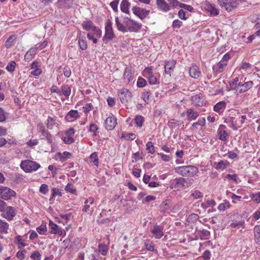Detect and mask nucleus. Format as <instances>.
Returning a JSON list of instances; mask_svg holds the SVG:
<instances>
[{"label":"nucleus","instance_id":"obj_41","mask_svg":"<svg viewBox=\"0 0 260 260\" xmlns=\"http://www.w3.org/2000/svg\"><path fill=\"white\" fill-rule=\"evenodd\" d=\"M245 222L243 220L240 221H235L231 223L230 226L232 228H238L239 226H241L242 228L244 227Z\"/></svg>","mask_w":260,"mask_h":260},{"label":"nucleus","instance_id":"obj_3","mask_svg":"<svg viewBox=\"0 0 260 260\" xmlns=\"http://www.w3.org/2000/svg\"><path fill=\"white\" fill-rule=\"evenodd\" d=\"M20 167L25 172L30 173L38 170L40 168V165L36 161L26 159L21 161Z\"/></svg>","mask_w":260,"mask_h":260},{"label":"nucleus","instance_id":"obj_34","mask_svg":"<svg viewBox=\"0 0 260 260\" xmlns=\"http://www.w3.org/2000/svg\"><path fill=\"white\" fill-rule=\"evenodd\" d=\"M82 26L84 29L87 31L90 30H92L93 27L95 26L93 23L89 20L84 21L82 24Z\"/></svg>","mask_w":260,"mask_h":260},{"label":"nucleus","instance_id":"obj_19","mask_svg":"<svg viewBox=\"0 0 260 260\" xmlns=\"http://www.w3.org/2000/svg\"><path fill=\"white\" fill-rule=\"evenodd\" d=\"M156 4L158 8L164 12H168L170 9L169 5L165 0H156Z\"/></svg>","mask_w":260,"mask_h":260},{"label":"nucleus","instance_id":"obj_58","mask_svg":"<svg viewBox=\"0 0 260 260\" xmlns=\"http://www.w3.org/2000/svg\"><path fill=\"white\" fill-rule=\"evenodd\" d=\"M41 255L38 251H34L30 255V257L34 260H40Z\"/></svg>","mask_w":260,"mask_h":260},{"label":"nucleus","instance_id":"obj_27","mask_svg":"<svg viewBox=\"0 0 260 260\" xmlns=\"http://www.w3.org/2000/svg\"><path fill=\"white\" fill-rule=\"evenodd\" d=\"M132 70L129 68H126L123 74L124 83H129L132 80Z\"/></svg>","mask_w":260,"mask_h":260},{"label":"nucleus","instance_id":"obj_47","mask_svg":"<svg viewBox=\"0 0 260 260\" xmlns=\"http://www.w3.org/2000/svg\"><path fill=\"white\" fill-rule=\"evenodd\" d=\"M205 124V118H202L201 119H199L198 121L196 122H194L192 124V126L194 128H196L197 125H199L201 126H203Z\"/></svg>","mask_w":260,"mask_h":260},{"label":"nucleus","instance_id":"obj_54","mask_svg":"<svg viewBox=\"0 0 260 260\" xmlns=\"http://www.w3.org/2000/svg\"><path fill=\"white\" fill-rule=\"evenodd\" d=\"M250 197L254 201L258 203L260 202V192L256 194L252 193L250 195Z\"/></svg>","mask_w":260,"mask_h":260},{"label":"nucleus","instance_id":"obj_5","mask_svg":"<svg viewBox=\"0 0 260 260\" xmlns=\"http://www.w3.org/2000/svg\"><path fill=\"white\" fill-rule=\"evenodd\" d=\"M37 131L41 134V139H46L49 144H52L53 143V138L49 131L46 129L44 125L42 123L37 124Z\"/></svg>","mask_w":260,"mask_h":260},{"label":"nucleus","instance_id":"obj_23","mask_svg":"<svg viewBox=\"0 0 260 260\" xmlns=\"http://www.w3.org/2000/svg\"><path fill=\"white\" fill-rule=\"evenodd\" d=\"M226 103L224 101L219 102L214 106V110L218 113H221L224 111Z\"/></svg>","mask_w":260,"mask_h":260},{"label":"nucleus","instance_id":"obj_18","mask_svg":"<svg viewBox=\"0 0 260 260\" xmlns=\"http://www.w3.org/2000/svg\"><path fill=\"white\" fill-rule=\"evenodd\" d=\"M230 163L228 160H220L219 162H214L213 167L216 170H224L229 167Z\"/></svg>","mask_w":260,"mask_h":260},{"label":"nucleus","instance_id":"obj_9","mask_svg":"<svg viewBox=\"0 0 260 260\" xmlns=\"http://www.w3.org/2000/svg\"><path fill=\"white\" fill-rule=\"evenodd\" d=\"M231 113L227 120L230 123L231 125L230 127L232 128L234 130L237 129V122L236 119V117L234 116H236L237 114L238 115L239 112L238 110L235 109H231L230 110Z\"/></svg>","mask_w":260,"mask_h":260},{"label":"nucleus","instance_id":"obj_50","mask_svg":"<svg viewBox=\"0 0 260 260\" xmlns=\"http://www.w3.org/2000/svg\"><path fill=\"white\" fill-rule=\"evenodd\" d=\"M65 190L67 192L74 193L76 191V189L74 188L72 184L68 183L65 187Z\"/></svg>","mask_w":260,"mask_h":260},{"label":"nucleus","instance_id":"obj_37","mask_svg":"<svg viewBox=\"0 0 260 260\" xmlns=\"http://www.w3.org/2000/svg\"><path fill=\"white\" fill-rule=\"evenodd\" d=\"M60 91L61 93H62L66 97H68L71 94V88L68 85H63L61 87V91Z\"/></svg>","mask_w":260,"mask_h":260},{"label":"nucleus","instance_id":"obj_59","mask_svg":"<svg viewBox=\"0 0 260 260\" xmlns=\"http://www.w3.org/2000/svg\"><path fill=\"white\" fill-rule=\"evenodd\" d=\"M63 74L64 75L67 77L69 78L70 77L71 75V70L69 67L68 66H66L63 68Z\"/></svg>","mask_w":260,"mask_h":260},{"label":"nucleus","instance_id":"obj_6","mask_svg":"<svg viewBox=\"0 0 260 260\" xmlns=\"http://www.w3.org/2000/svg\"><path fill=\"white\" fill-rule=\"evenodd\" d=\"M118 97L122 104L127 105L131 102L132 94L126 88H122L118 91Z\"/></svg>","mask_w":260,"mask_h":260},{"label":"nucleus","instance_id":"obj_46","mask_svg":"<svg viewBox=\"0 0 260 260\" xmlns=\"http://www.w3.org/2000/svg\"><path fill=\"white\" fill-rule=\"evenodd\" d=\"M15 242L18 245V248L19 249H22L25 246V244L22 242L21 237L18 236L15 238Z\"/></svg>","mask_w":260,"mask_h":260},{"label":"nucleus","instance_id":"obj_61","mask_svg":"<svg viewBox=\"0 0 260 260\" xmlns=\"http://www.w3.org/2000/svg\"><path fill=\"white\" fill-rule=\"evenodd\" d=\"M39 191L43 194H45L48 191V185L45 184H42L40 187Z\"/></svg>","mask_w":260,"mask_h":260},{"label":"nucleus","instance_id":"obj_48","mask_svg":"<svg viewBox=\"0 0 260 260\" xmlns=\"http://www.w3.org/2000/svg\"><path fill=\"white\" fill-rule=\"evenodd\" d=\"M146 249L150 251H153L154 249V244L152 242L147 241L145 243Z\"/></svg>","mask_w":260,"mask_h":260},{"label":"nucleus","instance_id":"obj_43","mask_svg":"<svg viewBox=\"0 0 260 260\" xmlns=\"http://www.w3.org/2000/svg\"><path fill=\"white\" fill-rule=\"evenodd\" d=\"M16 62L14 61L9 62L6 67V70L9 72H13L15 69Z\"/></svg>","mask_w":260,"mask_h":260},{"label":"nucleus","instance_id":"obj_22","mask_svg":"<svg viewBox=\"0 0 260 260\" xmlns=\"http://www.w3.org/2000/svg\"><path fill=\"white\" fill-rule=\"evenodd\" d=\"M226 66V63H223L220 61L217 64L213 67V70L216 74L219 73L224 71Z\"/></svg>","mask_w":260,"mask_h":260},{"label":"nucleus","instance_id":"obj_60","mask_svg":"<svg viewBox=\"0 0 260 260\" xmlns=\"http://www.w3.org/2000/svg\"><path fill=\"white\" fill-rule=\"evenodd\" d=\"M37 231L40 234H44V233L47 231V227L45 225H41L37 228Z\"/></svg>","mask_w":260,"mask_h":260},{"label":"nucleus","instance_id":"obj_32","mask_svg":"<svg viewBox=\"0 0 260 260\" xmlns=\"http://www.w3.org/2000/svg\"><path fill=\"white\" fill-rule=\"evenodd\" d=\"M78 45L80 48L82 50H85L87 48V44L86 41L80 36L78 37Z\"/></svg>","mask_w":260,"mask_h":260},{"label":"nucleus","instance_id":"obj_10","mask_svg":"<svg viewBox=\"0 0 260 260\" xmlns=\"http://www.w3.org/2000/svg\"><path fill=\"white\" fill-rule=\"evenodd\" d=\"M134 14L139 17L141 19H143L149 14L150 11L138 7H133L132 8Z\"/></svg>","mask_w":260,"mask_h":260},{"label":"nucleus","instance_id":"obj_64","mask_svg":"<svg viewBox=\"0 0 260 260\" xmlns=\"http://www.w3.org/2000/svg\"><path fill=\"white\" fill-rule=\"evenodd\" d=\"M63 141L66 144H70L74 142V140L72 137L67 136L63 138Z\"/></svg>","mask_w":260,"mask_h":260},{"label":"nucleus","instance_id":"obj_56","mask_svg":"<svg viewBox=\"0 0 260 260\" xmlns=\"http://www.w3.org/2000/svg\"><path fill=\"white\" fill-rule=\"evenodd\" d=\"M92 30L93 31L94 36L97 38H100L101 37L102 32L98 27L95 26Z\"/></svg>","mask_w":260,"mask_h":260},{"label":"nucleus","instance_id":"obj_4","mask_svg":"<svg viewBox=\"0 0 260 260\" xmlns=\"http://www.w3.org/2000/svg\"><path fill=\"white\" fill-rule=\"evenodd\" d=\"M105 28V33L103 38V40L106 43H107L112 41L115 38V35L112 27V23L109 19L107 20Z\"/></svg>","mask_w":260,"mask_h":260},{"label":"nucleus","instance_id":"obj_2","mask_svg":"<svg viewBox=\"0 0 260 260\" xmlns=\"http://www.w3.org/2000/svg\"><path fill=\"white\" fill-rule=\"evenodd\" d=\"M175 172L183 176L191 177L198 173V169L193 166H181L175 168Z\"/></svg>","mask_w":260,"mask_h":260},{"label":"nucleus","instance_id":"obj_49","mask_svg":"<svg viewBox=\"0 0 260 260\" xmlns=\"http://www.w3.org/2000/svg\"><path fill=\"white\" fill-rule=\"evenodd\" d=\"M191 196L194 199H201L203 196V193L198 190L193 191L192 192Z\"/></svg>","mask_w":260,"mask_h":260},{"label":"nucleus","instance_id":"obj_31","mask_svg":"<svg viewBox=\"0 0 260 260\" xmlns=\"http://www.w3.org/2000/svg\"><path fill=\"white\" fill-rule=\"evenodd\" d=\"M254 235L255 242L260 244V225H256L254 228Z\"/></svg>","mask_w":260,"mask_h":260},{"label":"nucleus","instance_id":"obj_15","mask_svg":"<svg viewBox=\"0 0 260 260\" xmlns=\"http://www.w3.org/2000/svg\"><path fill=\"white\" fill-rule=\"evenodd\" d=\"M191 77L198 79L201 76V72L200 68L196 65H192L189 71Z\"/></svg>","mask_w":260,"mask_h":260},{"label":"nucleus","instance_id":"obj_12","mask_svg":"<svg viewBox=\"0 0 260 260\" xmlns=\"http://www.w3.org/2000/svg\"><path fill=\"white\" fill-rule=\"evenodd\" d=\"M176 183L174 187L178 190L184 189L188 187V184L186 179L180 177L175 179Z\"/></svg>","mask_w":260,"mask_h":260},{"label":"nucleus","instance_id":"obj_24","mask_svg":"<svg viewBox=\"0 0 260 260\" xmlns=\"http://www.w3.org/2000/svg\"><path fill=\"white\" fill-rule=\"evenodd\" d=\"M57 3L60 8H70L73 4V0H58Z\"/></svg>","mask_w":260,"mask_h":260},{"label":"nucleus","instance_id":"obj_17","mask_svg":"<svg viewBox=\"0 0 260 260\" xmlns=\"http://www.w3.org/2000/svg\"><path fill=\"white\" fill-rule=\"evenodd\" d=\"M49 226L51 230L50 232L51 234H58L59 235H62V231L61 228L58 226L56 224L54 223L52 221H49Z\"/></svg>","mask_w":260,"mask_h":260},{"label":"nucleus","instance_id":"obj_13","mask_svg":"<svg viewBox=\"0 0 260 260\" xmlns=\"http://www.w3.org/2000/svg\"><path fill=\"white\" fill-rule=\"evenodd\" d=\"M176 63V60L174 59L166 61L165 65V73L171 76V73L174 71Z\"/></svg>","mask_w":260,"mask_h":260},{"label":"nucleus","instance_id":"obj_16","mask_svg":"<svg viewBox=\"0 0 260 260\" xmlns=\"http://www.w3.org/2000/svg\"><path fill=\"white\" fill-rule=\"evenodd\" d=\"M116 119L113 117H108L105 120V127L107 130H112L116 126Z\"/></svg>","mask_w":260,"mask_h":260},{"label":"nucleus","instance_id":"obj_7","mask_svg":"<svg viewBox=\"0 0 260 260\" xmlns=\"http://www.w3.org/2000/svg\"><path fill=\"white\" fill-rule=\"evenodd\" d=\"M219 6L229 12L232 11L238 5L237 0H217Z\"/></svg>","mask_w":260,"mask_h":260},{"label":"nucleus","instance_id":"obj_45","mask_svg":"<svg viewBox=\"0 0 260 260\" xmlns=\"http://www.w3.org/2000/svg\"><path fill=\"white\" fill-rule=\"evenodd\" d=\"M58 154L60 156V160L62 161H64L66 160L67 158H68L69 156L71 155V154L70 152L67 151H65L62 153H58Z\"/></svg>","mask_w":260,"mask_h":260},{"label":"nucleus","instance_id":"obj_36","mask_svg":"<svg viewBox=\"0 0 260 260\" xmlns=\"http://www.w3.org/2000/svg\"><path fill=\"white\" fill-rule=\"evenodd\" d=\"M90 162L92 163L93 165L98 166L99 165V158L97 153L93 152L92 153L89 157Z\"/></svg>","mask_w":260,"mask_h":260},{"label":"nucleus","instance_id":"obj_20","mask_svg":"<svg viewBox=\"0 0 260 260\" xmlns=\"http://www.w3.org/2000/svg\"><path fill=\"white\" fill-rule=\"evenodd\" d=\"M37 51V48H31L25 54L24 59L27 61H30L35 56Z\"/></svg>","mask_w":260,"mask_h":260},{"label":"nucleus","instance_id":"obj_21","mask_svg":"<svg viewBox=\"0 0 260 260\" xmlns=\"http://www.w3.org/2000/svg\"><path fill=\"white\" fill-rule=\"evenodd\" d=\"M15 214L14 212L13 208L12 207H7L4 210L3 216L10 220L12 219Z\"/></svg>","mask_w":260,"mask_h":260},{"label":"nucleus","instance_id":"obj_1","mask_svg":"<svg viewBox=\"0 0 260 260\" xmlns=\"http://www.w3.org/2000/svg\"><path fill=\"white\" fill-rule=\"evenodd\" d=\"M115 24L117 29L122 32H138L142 26L140 23L131 19L128 17H124L122 22L119 17H116Z\"/></svg>","mask_w":260,"mask_h":260},{"label":"nucleus","instance_id":"obj_33","mask_svg":"<svg viewBox=\"0 0 260 260\" xmlns=\"http://www.w3.org/2000/svg\"><path fill=\"white\" fill-rule=\"evenodd\" d=\"M215 204V202L213 200H207L205 201V202L201 203V207L204 209H206L209 207H214Z\"/></svg>","mask_w":260,"mask_h":260},{"label":"nucleus","instance_id":"obj_55","mask_svg":"<svg viewBox=\"0 0 260 260\" xmlns=\"http://www.w3.org/2000/svg\"><path fill=\"white\" fill-rule=\"evenodd\" d=\"M182 25V22L178 19L173 21L172 27L174 29L179 28Z\"/></svg>","mask_w":260,"mask_h":260},{"label":"nucleus","instance_id":"obj_8","mask_svg":"<svg viewBox=\"0 0 260 260\" xmlns=\"http://www.w3.org/2000/svg\"><path fill=\"white\" fill-rule=\"evenodd\" d=\"M15 191L7 187L1 186L0 189V198L5 200H8L12 197L16 196Z\"/></svg>","mask_w":260,"mask_h":260},{"label":"nucleus","instance_id":"obj_35","mask_svg":"<svg viewBox=\"0 0 260 260\" xmlns=\"http://www.w3.org/2000/svg\"><path fill=\"white\" fill-rule=\"evenodd\" d=\"M99 252L103 255H106L108 251V246L105 244L100 243L98 245Z\"/></svg>","mask_w":260,"mask_h":260},{"label":"nucleus","instance_id":"obj_62","mask_svg":"<svg viewBox=\"0 0 260 260\" xmlns=\"http://www.w3.org/2000/svg\"><path fill=\"white\" fill-rule=\"evenodd\" d=\"M118 3H119L118 0H115L113 2H112L110 4V6L112 7L113 10L115 12H117L118 11Z\"/></svg>","mask_w":260,"mask_h":260},{"label":"nucleus","instance_id":"obj_39","mask_svg":"<svg viewBox=\"0 0 260 260\" xmlns=\"http://www.w3.org/2000/svg\"><path fill=\"white\" fill-rule=\"evenodd\" d=\"M15 38V36H11L8 38L5 44L7 48L11 47L14 44Z\"/></svg>","mask_w":260,"mask_h":260},{"label":"nucleus","instance_id":"obj_51","mask_svg":"<svg viewBox=\"0 0 260 260\" xmlns=\"http://www.w3.org/2000/svg\"><path fill=\"white\" fill-rule=\"evenodd\" d=\"M151 93L149 91L144 92L142 94V98L146 104H149L150 102L149 97Z\"/></svg>","mask_w":260,"mask_h":260},{"label":"nucleus","instance_id":"obj_40","mask_svg":"<svg viewBox=\"0 0 260 260\" xmlns=\"http://www.w3.org/2000/svg\"><path fill=\"white\" fill-rule=\"evenodd\" d=\"M55 119L51 117L50 116H48L47 122H46V126L48 129H51L53 128V126L55 124Z\"/></svg>","mask_w":260,"mask_h":260},{"label":"nucleus","instance_id":"obj_28","mask_svg":"<svg viewBox=\"0 0 260 260\" xmlns=\"http://www.w3.org/2000/svg\"><path fill=\"white\" fill-rule=\"evenodd\" d=\"M253 85V81H249L242 85V88L239 89V93L245 92L250 89Z\"/></svg>","mask_w":260,"mask_h":260},{"label":"nucleus","instance_id":"obj_57","mask_svg":"<svg viewBox=\"0 0 260 260\" xmlns=\"http://www.w3.org/2000/svg\"><path fill=\"white\" fill-rule=\"evenodd\" d=\"M229 206V203L225 202L219 204L218 207V209L220 211H224L226 209L228 208Z\"/></svg>","mask_w":260,"mask_h":260},{"label":"nucleus","instance_id":"obj_14","mask_svg":"<svg viewBox=\"0 0 260 260\" xmlns=\"http://www.w3.org/2000/svg\"><path fill=\"white\" fill-rule=\"evenodd\" d=\"M164 226L162 225H155L153 229L151 231L155 238L160 239L164 235L162 230Z\"/></svg>","mask_w":260,"mask_h":260},{"label":"nucleus","instance_id":"obj_42","mask_svg":"<svg viewBox=\"0 0 260 260\" xmlns=\"http://www.w3.org/2000/svg\"><path fill=\"white\" fill-rule=\"evenodd\" d=\"M144 121V118L141 115H137L135 118V124L139 127H141Z\"/></svg>","mask_w":260,"mask_h":260},{"label":"nucleus","instance_id":"obj_63","mask_svg":"<svg viewBox=\"0 0 260 260\" xmlns=\"http://www.w3.org/2000/svg\"><path fill=\"white\" fill-rule=\"evenodd\" d=\"M146 83V80L142 78H139L137 81V86L139 87H143Z\"/></svg>","mask_w":260,"mask_h":260},{"label":"nucleus","instance_id":"obj_26","mask_svg":"<svg viewBox=\"0 0 260 260\" xmlns=\"http://www.w3.org/2000/svg\"><path fill=\"white\" fill-rule=\"evenodd\" d=\"M186 115L189 120H195L199 115L198 112L192 109H188L186 111Z\"/></svg>","mask_w":260,"mask_h":260},{"label":"nucleus","instance_id":"obj_38","mask_svg":"<svg viewBox=\"0 0 260 260\" xmlns=\"http://www.w3.org/2000/svg\"><path fill=\"white\" fill-rule=\"evenodd\" d=\"M9 229V224L5 221L0 219V233H7Z\"/></svg>","mask_w":260,"mask_h":260},{"label":"nucleus","instance_id":"obj_30","mask_svg":"<svg viewBox=\"0 0 260 260\" xmlns=\"http://www.w3.org/2000/svg\"><path fill=\"white\" fill-rule=\"evenodd\" d=\"M79 117L78 112L77 110H72L70 111L66 116V118L69 121L73 120V119H76Z\"/></svg>","mask_w":260,"mask_h":260},{"label":"nucleus","instance_id":"obj_44","mask_svg":"<svg viewBox=\"0 0 260 260\" xmlns=\"http://www.w3.org/2000/svg\"><path fill=\"white\" fill-rule=\"evenodd\" d=\"M146 146V150L148 151V153L153 154L155 152L154 146H153L152 142H148Z\"/></svg>","mask_w":260,"mask_h":260},{"label":"nucleus","instance_id":"obj_25","mask_svg":"<svg viewBox=\"0 0 260 260\" xmlns=\"http://www.w3.org/2000/svg\"><path fill=\"white\" fill-rule=\"evenodd\" d=\"M131 4L129 3L128 0H122L120 4V10L123 13L129 14V8Z\"/></svg>","mask_w":260,"mask_h":260},{"label":"nucleus","instance_id":"obj_29","mask_svg":"<svg viewBox=\"0 0 260 260\" xmlns=\"http://www.w3.org/2000/svg\"><path fill=\"white\" fill-rule=\"evenodd\" d=\"M192 104L195 106H201L203 105V101L200 95H194L191 96Z\"/></svg>","mask_w":260,"mask_h":260},{"label":"nucleus","instance_id":"obj_53","mask_svg":"<svg viewBox=\"0 0 260 260\" xmlns=\"http://www.w3.org/2000/svg\"><path fill=\"white\" fill-rule=\"evenodd\" d=\"M149 82L150 84L154 85L157 83V79L154 75H151L148 77Z\"/></svg>","mask_w":260,"mask_h":260},{"label":"nucleus","instance_id":"obj_11","mask_svg":"<svg viewBox=\"0 0 260 260\" xmlns=\"http://www.w3.org/2000/svg\"><path fill=\"white\" fill-rule=\"evenodd\" d=\"M226 126L220 124L218 127L217 133L218 139L223 141H226L229 138V134L226 131Z\"/></svg>","mask_w":260,"mask_h":260},{"label":"nucleus","instance_id":"obj_52","mask_svg":"<svg viewBox=\"0 0 260 260\" xmlns=\"http://www.w3.org/2000/svg\"><path fill=\"white\" fill-rule=\"evenodd\" d=\"M56 196H59L60 197L62 196V194L61 193L60 191L58 189L56 188H53L51 189V198L52 199Z\"/></svg>","mask_w":260,"mask_h":260}]
</instances>
